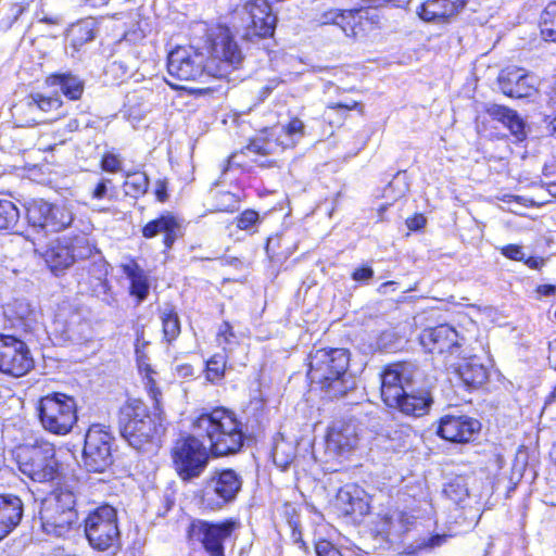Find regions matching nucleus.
<instances>
[{"instance_id":"nucleus-13","label":"nucleus","mask_w":556,"mask_h":556,"mask_svg":"<svg viewBox=\"0 0 556 556\" xmlns=\"http://www.w3.org/2000/svg\"><path fill=\"white\" fill-rule=\"evenodd\" d=\"M236 529V522L225 520L212 523L205 520H193L188 528V538L191 542L202 544L211 556H224V542L230 538Z\"/></svg>"},{"instance_id":"nucleus-15","label":"nucleus","mask_w":556,"mask_h":556,"mask_svg":"<svg viewBox=\"0 0 556 556\" xmlns=\"http://www.w3.org/2000/svg\"><path fill=\"white\" fill-rule=\"evenodd\" d=\"M418 374V368L413 363H394L384 368L380 375L381 397L387 404H397L399 396L409 390Z\"/></svg>"},{"instance_id":"nucleus-21","label":"nucleus","mask_w":556,"mask_h":556,"mask_svg":"<svg viewBox=\"0 0 556 556\" xmlns=\"http://www.w3.org/2000/svg\"><path fill=\"white\" fill-rule=\"evenodd\" d=\"M457 339V331L448 325L425 329L420 336L421 344L430 353H453L458 348Z\"/></svg>"},{"instance_id":"nucleus-54","label":"nucleus","mask_w":556,"mask_h":556,"mask_svg":"<svg viewBox=\"0 0 556 556\" xmlns=\"http://www.w3.org/2000/svg\"><path fill=\"white\" fill-rule=\"evenodd\" d=\"M111 180L110 179H102L101 181H99L97 184V186L94 187V189L92 190V199H97V200H101L103 198H105L106 193H108V184H110Z\"/></svg>"},{"instance_id":"nucleus-46","label":"nucleus","mask_w":556,"mask_h":556,"mask_svg":"<svg viewBox=\"0 0 556 556\" xmlns=\"http://www.w3.org/2000/svg\"><path fill=\"white\" fill-rule=\"evenodd\" d=\"M260 222L258 213L253 210H245L237 217V227L242 230H250Z\"/></svg>"},{"instance_id":"nucleus-35","label":"nucleus","mask_w":556,"mask_h":556,"mask_svg":"<svg viewBox=\"0 0 556 556\" xmlns=\"http://www.w3.org/2000/svg\"><path fill=\"white\" fill-rule=\"evenodd\" d=\"M125 273L131 280V294L143 301L150 288L147 275L137 264L125 266Z\"/></svg>"},{"instance_id":"nucleus-50","label":"nucleus","mask_w":556,"mask_h":556,"mask_svg":"<svg viewBox=\"0 0 556 556\" xmlns=\"http://www.w3.org/2000/svg\"><path fill=\"white\" fill-rule=\"evenodd\" d=\"M16 315L22 320H33L36 315V312L30 307L29 303L24 301H17L16 304Z\"/></svg>"},{"instance_id":"nucleus-60","label":"nucleus","mask_w":556,"mask_h":556,"mask_svg":"<svg viewBox=\"0 0 556 556\" xmlns=\"http://www.w3.org/2000/svg\"><path fill=\"white\" fill-rule=\"evenodd\" d=\"M549 354L548 362L549 365L556 370V339L549 342L548 345Z\"/></svg>"},{"instance_id":"nucleus-43","label":"nucleus","mask_w":556,"mask_h":556,"mask_svg":"<svg viewBox=\"0 0 556 556\" xmlns=\"http://www.w3.org/2000/svg\"><path fill=\"white\" fill-rule=\"evenodd\" d=\"M36 106H38V114L43 116L45 113L53 112L61 108L62 101L56 97H45L40 93L31 94Z\"/></svg>"},{"instance_id":"nucleus-10","label":"nucleus","mask_w":556,"mask_h":556,"mask_svg":"<svg viewBox=\"0 0 556 556\" xmlns=\"http://www.w3.org/2000/svg\"><path fill=\"white\" fill-rule=\"evenodd\" d=\"M172 456L175 469L184 481L200 477L208 462L206 447L193 435L177 440Z\"/></svg>"},{"instance_id":"nucleus-40","label":"nucleus","mask_w":556,"mask_h":556,"mask_svg":"<svg viewBox=\"0 0 556 556\" xmlns=\"http://www.w3.org/2000/svg\"><path fill=\"white\" fill-rule=\"evenodd\" d=\"M20 217L17 207L9 200H0V229L14 226Z\"/></svg>"},{"instance_id":"nucleus-18","label":"nucleus","mask_w":556,"mask_h":556,"mask_svg":"<svg viewBox=\"0 0 556 556\" xmlns=\"http://www.w3.org/2000/svg\"><path fill=\"white\" fill-rule=\"evenodd\" d=\"M480 429V422L468 416L445 415L440 420L438 434L451 442H467Z\"/></svg>"},{"instance_id":"nucleus-58","label":"nucleus","mask_w":556,"mask_h":556,"mask_svg":"<svg viewBox=\"0 0 556 556\" xmlns=\"http://www.w3.org/2000/svg\"><path fill=\"white\" fill-rule=\"evenodd\" d=\"M229 337H233L231 326L228 323H224L219 328L218 338H224V342L228 343Z\"/></svg>"},{"instance_id":"nucleus-29","label":"nucleus","mask_w":556,"mask_h":556,"mask_svg":"<svg viewBox=\"0 0 556 556\" xmlns=\"http://www.w3.org/2000/svg\"><path fill=\"white\" fill-rule=\"evenodd\" d=\"M455 374L469 388H478L488 379V370L478 357L463 359L455 368Z\"/></svg>"},{"instance_id":"nucleus-64","label":"nucleus","mask_w":556,"mask_h":556,"mask_svg":"<svg viewBox=\"0 0 556 556\" xmlns=\"http://www.w3.org/2000/svg\"><path fill=\"white\" fill-rule=\"evenodd\" d=\"M525 263L532 269H539L543 264V258L538 257H528L525 260Z\"/></svg>"},{"instance_id":"nucleus-26","label":"nucleus","mask_w":556,"mask_h":556,"mask_svg":"<svg viewBox=\"0 0 556 556\" xmlns=\"http://www.w3.org/2000/svg\"><path fill=\"white\" fill-rule=\"evenodd\" d=\"M160 233L164 235L165 247L167 249L172 248L174 242L182 235L180 222L174 215L167 213L149 222L142 229L144 238H153Z\"/></svg>"},{"instance_id":"nucleus-17","label":"nucleus","mask_w":556,"mask_h":556,"mask_svg":"<svg viewBox=\"0 0 556 556\" xmlns=\"http://www.w3.org/2000/svg\"><path fill=\"white\" fill-rule=\"evenodd\" d=\"M245 10L250 18L247 36L265 38L274 34L276 16L266 0H252L247 3Z\"/></svg>"},{"instance_id":"nucleus-63","label":"nucleus","mask_w":556,"mask_h":556,"mask_svg":"<svg viewBox=\"0 0 556 556\" xmlns=\"http://www.w3.org/2000/svg\"><path fill=\"white\" fill-rule=\"evenodd\" d=\"M536 291L542 295L548 296L556 292V287L553 285H542L538 287Z\"/></svg>"},{"instance_id":"nucleus-24","label":"nucleus","mask_w":556,"mask_h":556,"mask_svg":"<svg viewBox=\"0 0 556 556\" xmlns=\"http://www.w3.org/2000/svg\"><path fill=\"white\" fill-rule=\"evenodd\" d=\"M397 404L388 402L389 407L399 409L402 414L414 417H421L428 414L433 399L429 391L419 390L417 392L407 390L396 399Z\"/></svg>"},{"instance_id":"nucleus-56","label":"nucleus","mask_w":556,"mask_h":556,"mask_svg":"<svg viewBox=\"0 0 556 556\" xmlns=\"http://www.w3.org/2000/svg\"><path fill=\"white\" fill-rule=\"evenodd\" d=\"M155 197L160 202H165L168 199L166 180L159 179L155 182Z\"/></svg>"},{"instance_id":"nucleus-23","label":"nucleus","mask_w":556,"mask_h":556,"mask_svg":"<svg viewBox=\"0 0 556 556\" xmlns=\"http://www.w3.org/2000/svg\"><path fill=\"white\" fill-rule=\"evenodd\" d=\"M66 240L67 244L71 247L74 263L80 260L93 258L92 274L98 278L106 275V264L100 251L86 235H77L73 238H66Z\"/></svg>"},{"instance_id":"nucleus-39","label":"nucleus","mask_w":556,"mask_h":556,"mask_svg":"<svg viewBox=\"0 0 556 556\" xmlns=\"http://www.w3.org/2000/svg\"><path fill=\"white\" fill-rule=\"evenodd\" d=\"M542 35L551 41L556 42V2L549 3L541 17Z\"/></svg>"},{"instance_id":"nucleus-49","label":"nucleus","mask_w":556,"mask_h":556,"mask_svg":"<svg viewBox=\"0 0 556 556\" xmlns=\"http://www.w3.org/2000/svg\"><path fill=\"white\" fill-rule=\"evenodd\" d=\"M52 137L54 139L53 143L47 142V135L40 138L39 144L41 146V149L52 151L55 146L63 144L67 140L64 134H61V130L53 132Z\"/></svg>"},{"instance_id":"nucleus-16","label":"nucleus","mask_w":556,"mask_h":556,"mask_svg":"<svg viewBox=\"0 0 556 556\" xmlns=\"http://www.w3.org/2000/svg\"><path fill=\"white\" fill-rule=\"evenodd\" d=\"M497 81L502 92L511 98H529L536 93V77L523 68L506 67L501 71Z\"/></svg>"},{"instance_id":"nucleus-44","label":"nucleus","mask_w":556,"mask_h":556,"mask_svg":"<svg viewBox=\"0 0 556 556\" xmlns=\"http://www.w3.org/2000/svg\"><path fill=\"white\" fill-rule=\"evenodd\" d=\"M247 151L254 154L268 155L274 153V143L265 138L253 139L248 146Z\"/></svg>"},{"instance_id":"nucleus-11","label":"nucleus","mask_w":556,"mask_h":556,"mask_svg":"<svg viewBox=\"0 0 556 556\" xmlns=\"http://www.w3.org/2000/svg\"><path fill=\"white\" fill-rule=\"evenodd\" d=\"M113 437L101 425H92L85 435L83 464L88 471L103 472L113 463Z\"/></svg>"},{"instance_id":"nucleus-48","label":"nucleus","mask_w":556,"mask_h":556,"mask_svg":"<svg viewBox=\"0 0 556 556\" xmlns=\"http://www.w3.org/2000/svg\"><path fill=\"white\" fill-rule=\"evenodd\" d=\"M315 551L317 556H342L340 551L327 540L318 541Z\"/></svg>"},{"instance_id":"nucleus-9","label":"nucleus","mask_w":556,"mask_h":556,"mask_svg":"<svg viewBox=\"0 0 556 556\" xmlns=\"http://www.w3.org/2000/svg\"><path fill=\"white\" fill-rule=\"evenodd\" d=\"M167 72L172 78L168 85L175 89H187L179 83L195 81L210 76L204 55L193 47H177L170 51L167 58Z\"/></svg>"},{"instance_id":"nucleus-22","label":"nucleus","mask_w":556,"mask_h":556,"mask_svg":"<svg viewBox=\"0 0 556 556\" xmlns=\"http://www.w3.org/2000/svg\"><path fill=\"white\" fill-rule=\"evenodd\" d=\"M467 0H427L417 11L419 17L430 23H446L456 15Z\"/></svg>"},{"instance_id":"nucleus-12","label":"nucleus","mask_w":556,"mask_h":556,"mask_svg":"<svg viewBox=\"0 0 556 556\" xmlns=\"http://www.w3.org/2000/svg\"><path fill=\"white\" fill-rule=\"evenodd\" d=\"M242 486L241 477L232 469L215 471L202 491V504L211 510L220 509L232 502Z\"/></svg>"},{"instance_id":"nucleus-32","label":"nucleus","mask_w":556,"mask_h":556,"mask_svg":"<svg viewBox=\"0 0 556 556\" xmlns=\"http://www.w3.org/2000/svg\"><path fill=\"white\" fill-rule=\"evenodd\" d=\"M281 132L282 135L276 138V144L283 149L292 148L305 136V125L303 121L294 117L281 128Z\"/></svg>"},{"instance_id":"nucleus-33","label":"nucleus","mask_w":556,"mask_h":556,"mask_svg":"<svg viewBox=\"0 0 556 556\" xmlns=\"http://www.w3.org/2000/svg\"><path fill=\"white\" fill-rule=\"evenodd\" d=\"M51 204L43 200H34L26 207V217L34 229L45 230L50 217Z\"/></svg>"},{"instance_id":"nucleus-3","label":"nucleus","mask_w":556,"mask_h":556,"mask_svg":"<svg viewBox=\"0 0 556 556\" xmlns=\"http://www.w3.org/2000/svg\"><path fill=\"white\" fill-rule=\"evenodd\" d=\"M154 400V417L147 406L139 400L128 401L119 413V428L122 437L136 450L157 440L165 431V417L160 406L161 393L151 390Z\"/></svg>"},{"instance_id":"nucleus-28","label":"nucleus","mask_w":556,"mask_h":556,"mask_svg":"<svg viewBox=\"0 0 556 556\" xmlns=\"http://www.w3.org/2000/svg\"><path fill=\"white\" fill-rule=\"evenodd\" d=\"M23 516V503L12 494L0 495V541L20 523Z\"/></svg>"},{"instance_id":"nucleus-2","label":"nucleus","mask_w":556,"mask_h":556,"mask_svg":"<svg viewBox=\"0 0 556 556\" xmlns=\"http://www.w3.org/2000/svg\"><path fill=\"white\" fill-rule=\"evenodd\" d=\"M308 378L329 397H340L354 389L355 381L348 372L350 353L345 349H318L309 353Z\"/></svg>"},{"instance_id":"nucleus-5","label":"nucleus","mask_w":556,"mask_h":556,"mask_svg":"<svg viewBox=\"0 0 556 556\" xmlns=\"http://www.w3.org/2000/svg\"><path fill=\"white\" fill-rule=\"evenodd\" d=\"M207 51L206 68L212 77H227L243 61L241 49L229 28L224 26L212 28L207 34Z\"/></svg>"},{"instance_id":"nucleus-55","label":"nucleus","mask_w":556,"mask_h":556,"mask_svg":"<svg viewBox=\"0 0 556 556\" xmlns=\"http://www.w3.org/2000/svg\"><path fill=\"white\" fill-rule=\"evenodd\" d=\"M427 219L422 214H416L406 220V225L410 230H419L425 227Z\"/></svg>"},{"instance_id":"nucleus-47","label":"nucleus","mask_w":556,"mask_h":556,"mask_svg":"<svg viewBox=\"0 0 556 556\" xmlns=\"http://www.w3.org/2000/svg\"><path fill=\"white\" fill-rule=\"evenodd\" d=\"M101 168L109 173H118L122 170V160L116 154L106 153L102 157Z\"/></svg>"},{"instance_id":"nucleus-45","label":"nucleus","mask_w":556,"mask_h":556,"mask_svg":"<svg viewBox=\"0 0 556 556\" xmlns=\"http://www.w3.org/2000/svg\"><path fill=\"white\" fill-rule=\"evenodd\" d=\"M355 24L356 15L353 11H340L336 25L340 27L346 36L354 35Z\"/></svg>"},{"instance_id":"nucleus-37","label":"nucleus","mask_w":556,"mask_h":556,"mask_svg":"<svg viewBox=\"0 0 556 556\" xmlns=\"http://www.w3.org/2000/svg\"><path fill=\"white\" fill-rule=\"evenodd\" d=\"M161 319L165 339L170 342L180 333V323L175 309L166 305L161 309Z\"/></svg>"},{"instance_id":"nucleus-19","label":"nucleus","mask_w":556,"mask_h":556,"mask_svg":"<svg viewBox=\"0 0 556 556\" xmlns=\"http://www.w3.org/2000/svg\"><path fill=\"white\" fill-rule=\"evenodd\" d=\"M52 327L64 341L81 342L89 334V324L76 311H60Z\"/></svg>"},{"instance_id":"nucleus-6","label":"nucleus","mask_w":556,"mask_h":556,"mask_svg":"<svg viewBox=\"0 0 556 556\" xmlns=\"http://www.w3.org/2000/svg\"><path fill=\"white\" fill-rule=\"evenodd\" d=\"M20 471L35 482H48L58 475L55 447L46 440H36L15 450Z\"/></svg>"},{"instance_id":"nucleus-36","label":"nucleus","mask_w":556,"mask_h":556,"mask_svg":"<svg viewBox=\"0 0 556 556\" xmlns=\"http://www.w3.org/2000/svg\"><path fill=\"white\" fill-rule=\"evenodd\" d=\"M45 231L58 232L68 227L73 222L72 212L65 206L52 205Z\"/></svg>"},{"instance_id":"nucleus-14","label":"nucleus","mask_w":556,"mask_h":556,"mask_svg":"<svg viewBox=\"0 0 556 556\" xmlns=\"http://www.w3.org/2000/svg\"><path fill=\"white\" fill-rule=\"evenodd\" d=\"M34 367V359L25 342L12 337L0 334V371L22 377Z\"/></svg>"},{"instance_id":"nucleus-20","label":"nucleus","mask_w":556,"mask_h":556,"mask_svg":"<svg viewBox=\"0 0 556 556\" xmlns=\"http://www.w3.org/2000/svg\"><path fill=\"white\" fill-rule=\"evenodd\" d=\"M35 244V253L39 254L46 262L47 266L55 275L64 271L74 264L71 247L67 244L66 237L59 238L49 242L46 248H39Z\"/></svg>"},{"instance_id":"nucleus-41","label":"nucleus","mask_w":556,"mask_h":556,"mask_svg":"<svg viewBox=\"0 0 556 556\" xmlns=\"http://www.w3.org/2000/svg\"><path fill=\"white\" fill-rule=\"evenodd\" d=\"M226 368V356L215 354L206 362V379L211 382L220 380Z\"/></svg>"},{"instance_id":"nucleus-25","label":"nucleus","mask_w":556,"mask_h":556,"mask_svg":"<svg viewBox=\"0 0 556 556\" xmlns=\"http://www.w3.org/2000/svg\"><path fill=\"white\" fill-rule=\"evenodd\" d=\"M327 448L337 454H343L355 448L358 444L356 426L352 422H337L327 434Z\"/></svg>"},{"instance_id":"nucleus-51","label":"nucleus","mask_w":556,"mask_h":556,"mask_svg":"<svg viewBox=\"0 0 556 556\" xmlns=\"http://www.w3.org/2000/svg\"><path fill=\"white\" fill-rule=\"evenodd\" d=\"M503 255L514 261H523L525 254L521 247L515 244H508L502 249Z\"/></svg>"},{"instance_id":"nucleus-62","label":"nucleus","mask_w":556,"mask_h":556,"mask_svg":"<svg viewBox=\"0 0 556 556\" xmlns=\"http://www.w3.org/2000/svg\"><path fill=\"white\" fill-rule=\"evenodd\" d=\"M26 10V7L20 3H13L11 5V11L13 15V22L17 21L18 17L24 13Z\"/></svg>"},{"instance_id":"nucleus-34","label":"nucleus","mask_w":556,"mask_h":556,"mask_svg":"<svg viewBox=\"0 0 556 556\" xmlns=\"http://www.w3.org/2000/svg\"><path fill=\"white\" fill-rule=\"evenodd\" d=\"M96 22L93 18H87L73 25L70 29L71 43L75 49H79L85 43L90 42L96 37Z\"/></svg>"},{"instance_id":"nucleus-1","label":"nucleus","mask_w":556,"mask_h":556,"mask_svg":"<svg viewBox=\"0 0 556 556\" xmlns=\"http://www.w3.org/2000/svg\"><path fill=\"white\" fill-rule=\"evenodd\" d=\"M192 426L199 435L208 440L210 451L214 456L236 454L243 446L244 425L229 409L216 407L203 413Z\"/></svg>"},{"instance_id":"nucleus-38","label":"nucleus","mask_w":556,"mask_h":556,"mask_svg":"<svg viewBox=\"0 0 556 556\" xmlns=\"http://www.w3.org/2000/svg\"><path fill=\"white\" fill-rule=\"evenodd\" d=\"M149 177L144 173H127L125 180L126 194L132 198L143 195L149 189Z\"/></svg>"},{"instance_id":"nucleus-42","label":"nucleus","mask_w":556,"mask_h":556,"mask_svg":"<svg viewBox=\"0 0 556 556\" xmlns=\"http://www.w3.org/2000/svg\"><path fill=\"white\" fill-rule=\"evenodd\" d=\"M273 458L277 466L285 468L293 460L294 450L290 444L280 442L274 447Z\"/></svg>"},{"instance_id":"nucleus-59","label":"nucleus","mask_w":556,"mask_h":556,"mask_svg":"<svg viewBox=\"0 0 556 556\" xmlns=\"http://www.w3.org/2000/svg\"><path fill=\"white\" fill-rule=\"evenodd\" d=\"M339 13H340V11H338V10H332V11L326 12L323 15V23L336 25L337 21H338Z\"/></svg>"},{"instance_id":"nucleus-7","label":"nucleus","mask_w":556,"mask_h":556,"mask_svg":"<svg viewBox=\"0 0 556 556\" xmlns=\"http://www.w3.org/2000/svg\"><path fill=\"white\" fill-rule=\"evenodd\" d=\"M85 534L93 549L115 555L121 547V533L117 513L103 505L89 513L85 518Z\"/></svg>"},{"instance_id":"nucleus-8","label":"nucleus","mask_w":556,"mask_h":556,"mask_svg":"<svg viewBox=\"0 0 556 556\" xmlns=\"http://www.w3.org/2000/svg\"><path fill=\"white\" fill-rule=\"evenodd\" d=\"M42 427L54 434H66L77 421V405L73 397L54 393L42 397L38 406Z\"/></svg>"},{"instance_id":"nucleus-61","label":"nucleus","mask_w":556,"mask_h":556,"mask_svg":"<svg viewBox=\"0 0 556 556\" xmlns=\"http://www.w3.org/2000/svg\"><path fill=\"white\" fill-rule=\"evenodd\" d=\"M447 538L448 536L446 534H442V535L437 534V535H434V536L429 539L428 546L429 547L440 546V545H442L443 543L446 542Z\"/></svg>"},{"instance_id":"nucleus-52","label":"nucleus","mask_w":556,"mask_h":556,"mask_svg":"<svg viewBox=\"0 0 556 556\" xmlns=\"http://www.w3.org/2000/svg\"><path fill=\"white\" fill-rule=\"evenodd\" d=\"M374 277L371 267L357 268L352 274V279L358 282H368Z\"/></svg>"},{"instance_id":"nucleus-31","label":"nucleus","mask_w":556,"mask_h":556,"mask_svg":"<svg viewBox=\"0 0 556 556\" xmlns=\"http://www.w3.org/2000/svg\"><path fill=\"white\" fill-rule=\"evenodd\" d=\"M12 115L22 127L33 126L45 121L43 116L38 114V106H36L31 94L12 108Z\"/></svg>"},{"instance_id":"nucleus-57","label":"nucleus","mask_w":556,"mask_h":556,"mask_svg":"<svg viewBox=\"0 0 556 556\" xmlns=\"http://www.w3.org/2000/svg\"><path fill=\"white\" fill-rule=\"evenodd\" d=\"M147 344L148 343L144 342V341H141V338L138 336L137 342H136V346H135V352H136V355H137V361H138L140 366L142 364H144V359H146L144 348H146Z\"/></svg>"},{"instance_id":"nucleus-53","label":"nucleus","mask_w":556,"mask_h":556,"mask_svg":"<svg viewBox=\"0 0 556 556\" xmlns=\"http://www.w3.org/2000/svg\"><path fill=\"white\" fill-rule=\"evenodd\" d=\"M363 109L362 104L357 101H349V102H330L327 104V109L329 110H338V109H344L348 111L356 110V109Z\"/></svg>"},{"instance_id":"nucleus-4","label":"nucleus","mask_w":556,"mask_h":556,"mask_svg":"<svg viewBox=\"0 0 556 556\" xmlns=\"http://www.w3.org/2000/svg\"><path fill=\"white\" fill-rule=\"evenodd\" d=\"M76 495L66 486L51 492L42 502L39 510L42 530L55 538L68 534L77 523L75 509Z\"/></svg>"},{"instance_id":"nucleus-27","label":"nucleus","mask_w":556,"mask_h":556,"mask_svg":"<svg viewBox=\"0 0 556 556\" xmlns=\"http://www.w3.org/2000/svg\"><path fill=\"white\" fill-rule=\"evenodd\" d=\"M486 113L493 121L506 127L516 141L526 139V122L515 110L500 104H491L486 108Z\"/></svg>"},{"instance_id":"nucleus-30","label":"nucleus","mask_w":556,"mask_h":556,"mask_svg":"<svg viewBox=\"0 0 556 556\" xmlns=\"http://www.w3.org/2000/svg\"><path fill=\"white\" fill-rule=\"evenodd\" d=\"M47 84L50 86H59L63 94L71 100L79 99L84 91L83 80L70 73L53 74L47 78Z\"/></svg>"}]
</instances>
